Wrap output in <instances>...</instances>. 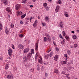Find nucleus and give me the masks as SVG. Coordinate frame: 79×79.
Listing matches in <instances>:
<instances>
[{
  "label": "nucleus",
  "instance_id": "nucleus-6",
  "mask_svg": "<svg viewBox=\"0 0 79 79\" xmlns=\"http://www.w3.org/2000/svg\"><path fill=\"white\" fill-rule=\"evenodd\" d=\"M60 10V6H57L56 9L55 10V11L58 12Z\"/></svg>",
  "mask_w": 79,
  "mask_h": 79
},
{
  "label": "nucleus",
  "instance_id": "nucleus-37",
  "mask_svg": "<svg viewBox=\"0 0 79 79\" xmlns=\"http://www.w3.org/2000/svg\"><path fill=\"white\" fill-rule=\"evenodd\" d=\"M46 8L47 11H48L49 10V8L48 6H47L46 7Z\"/></svg>",
  "mask_w": 79,
  "mask_h": 79
},
{
  "label": "nucleus",
  "instance_id": "nucleus-18",
  "mask_svg": "<svg viewBox=\"0 0 79 79\" xmlns=\"http://www.w3.org/2000/svg\"><path fill=\"white\" fill-rule=\"evenodd\" d=\"M3 3H4L5 4H7L8 2L7 0H3Z\"/></svg>",
  "mask_w": 79,
  "mask_h": 79
},
{
  "label": "nucleus",
  "instance_id": "nucleus-51",
  "mask_svg": "<svg viewBox=\"0 0 79 79\" xmlns=\"http://www.w3.org/2000/svg\"><path fill=\"white\" fill-rule=\"evenodd\" d=\"M42 25L43 26H45V24L44 23H42Z\"/></svg>",
  "mask_w": 79,
  "mask_h": 79
},
{
  "label": "nucleus",
  "instance_id": "nucleus-12",
  "mask_svg": "<svg viewBox=\"0 0 79 79\" xmlns=\"http://www.w3.org/2000/svg\"><path fill=\"white\" fill-rule=\"evenodd\" d=\"M34 50L33 49H31V51H32L31 52V53H30V54L31 55V56H32V54H34Z\"/></svg>",
  "mask_w": 79,
  "mask_h": 79
},
{
  "label": "nucleus",
  "instance_id": "nucleus-30",
  "mask_svg": "<svg viewBox=\"0 0 79 79\" xmlns=\"http://www.w3.org/2000/svg\"><path fill=\"white\" fill-rule=\"evenodd\" d=\"M65 37L66 39H67V40H68L69 39V37L68 36H66Z\"/></svg>",
  "mask_w": 79,
  "mask_h": 79
},
{
  "label": "nucleus",
  "instance_id": "nucleus-3",
  "mask_svg": "<svg viewBox=\"0 0 79 79\" xmlns=\"http://www.w3.org/2000/svg\"><path fill=\"white\" fill-rule=\"evenodd\" d=\"M71 63H68V64H66V65L67 66H68V68H70V69H71V63H72V64H73V60H71Z\"/></svg>",
  "mask_w": 79,
  "mask_h": 79
},
{
  "label": "nucleus",
  "instance_id": "nucleus-61",
  "mask_svg": "<svg viewBox=\"0 0 79 79\" xmlns=\"http://www.w3.org/2000/svg\"><path fill=\"white\" fill-rule=\"evenodd\" d=\"M50 51H51V50H49L48 51V53L50 52Z\"/></svg>",
  "mask_w": 79,
  "mask_h": 79
},
{
  "label": "nucleus",
  "instance_id": "nucleus-10",
  "mask_svg": "<svg viewBox=\"0 0 79 79\" xmlns=\"http://www.w3.org/2000/svg\"><path fill=\"white\" fill-rule=\"evenodd\" d=\"M10 31L8 28H6V29L5 30V32L6 34H8Z\"/></svg>",
  "mask_w": 79,
  "mask_h": 79
},
{
  "label": "nucleus",
  "instance_id": "nucleus-60",
  "mask_svg": "<svg viewBox=\"0 0 79 79\" xmlns=\"http://www.w3.org/2000/svg\"><path fill=\"white\" fill-rule=\"evenodd\" d=\"M77 32H78V33H79V30H77Z\"/></svg>",
  "mask_w": 79,
  "mask_h": 79
},
{
  "label": "nucleus",
  "instance_id": "nucleus-23",
  "mask_svg": "<svg viewBox=\"0 0 79 79\" xmlns=\"http://www.w3.org/2000/svg\"><path fill=\"white\" fill-rule=\"evenodd\" d=\"M48 40L49 42H51V39L50 38V36L48 37Z\"/></svg>",
  "mask_w": 79,
  "mask_h": 79
},
{
  "label": "nucleus",
  "instance_id": "nucleus-27",
  "mask_svg": "<svg viewBox=\"0 0 79 79\" xmlns=\"http://www.w3.org/2000/svg\"><path fill=\"white\" fill-rule=\"evenodd\" d=\"M62 34L63 36H65L66 35V33H65V31H63Z\"/></svg>",
  "mask_w": 79,
  "mask_h": 79
},
{
  "label": "nucleus",
  "instance_id": "nucleus-28",
  "mask_svg": "<svg viewBox=\"0 0 79 79\" xmlns=\"http://www.w3.org/2000/svg\"><path fill=\"white\" fill-rule=\"evenodd\" d=\"M10 27L11 28H13V27H14V25H13V24L11 23L10 25Z\"/></svg>",
  "mask_w": 79,
  "mask_h": 79
},
{
  "label": "nucleus",
  "instance_id": "nucleus-39",
  "mask_svg": "<svg viewBox=\"0 0 79 79\" xmlns=\"http://www.w3.org/2000/svg\"><path fill=\"white\" fill-rule=\"evenodd\" d=\"M77 47V44H75L74 45V47H75V48H76Z\"/></svg>",
  "mask_w": 79,
  "mask_h": 79
},
{
  "label": "nucleus",
  "instance_id": "nucleus-50",
  "mask_svg": "<svg viewBox=\"0 0 79 79\" xmlns=\"http://www.w3.org/2000/svg\"><path fill=\"white\" fill-rule=\"evenodd\" d=\"M20 37H24V36L23 35L21 34L20 35Z\"/></svg>",
  "mask_w": 79,
  "mask_h": 79
},
{
  "label": "nucleus",
  "instance_id": "nucleus-64",
  "mask_svg": "<svg viewBox=\"0 0 79 79\" xmlns=\"http://www.w3.org/2000/svg\"><path fill=\"white\" fill-rule=\"evenodd\" d=\"M8 17H10V15H8Z\"/></svg>",
  "mask_w": 79,
  "mask_h": 79
},
{
  "label": "nucleus",
  "instance_id": "nucleus-47",
  "mask_svg": "<svg viewBox=\"0 0 79 79\" xmlns=\"http://www.w3.org/2000/svg\"><path fill=\"white\" fill-rule=\"evenodd\" d=\"M64 56L65 57H66V58H67L68 56V55H67V54H64Z\"/></svg>",
  "mask_w": 79,
  "mask_h": 79
},
{
  "label": "nucleus",
  "instance_id": "nucleus-35",
  "mask_svg": "<svg viewBox=\"0 0 79 79\" xmlns=\"http://www.w3.org/2000/svg\"><path fill=\"white\" fill-rule=\"evenodd\" d=\"M66 63H67V61H64L63 62V64H66Z\"/></svg>",
  "mask_w": 79,
  "mask_h": 79
},
{
  "label": "nucleus",
  "instance_id": "nucleus-56",
  "mask_svg": "<svg viewBox=\"0 0 79 79\" xmlns=\"http://www.w3.org/2000/svg\"><path fill=\"white\" fill-rule=\"evenodd\" d=\"M23 21H21L20 22V24H23Z\"/></svg>",
  "mask_w": 79,
  "mask_h": 79
},
{
  "label": "nucleus",
  "instance_id": "nucleus-20",
  "mask_svg": "<svg viewBox=\"0 0 79 79\" xmlns=\"http://www.w3.org/2000/svg\"><path fill=\"white\" fill-rule=\"evenodd\" d=\"M2 27H3V26L1 23H0V31H2Z\"/></svg>",
  "mask_w": 79,
  "mask_h": 79
},
{
  "label": "nucleus",
  "instance_id": "nucleus-16",
  "mask_svg": "<svg viewBox=\"0 0 79 79\" xmlns=\"http://www.w3.org/2000/svg\"><path fill=\"white\" fill-rule=\"evenodd\" d=\"M9 68V66H8V64H7L5 67V69H8Z\"/></svg>",
  "mask_w": 79,
  "mask_h": 79
},
{
  "label": "nucleus",
  "instance_id": "nucleus-54",
  "mask_svg": "<svg viewBox=\"0 0 79 79\" xmlns=\"http://www.w3.org/2000/svg\"><path fill=\"white\" fill-rule=\"evenodd\" d=\"M62 40V41H64V42L65 41V39H63V40Z\"/></svg>",
  "mask_w": 79,
  "mask_h": 79
},
{
  "label": "nucleus",
  "instance_id": "nucleus-11",
  "mask_svg": "<svg viewBox=\"0 0 79 79\" xmlns=\"http://www.w3.org/2000/svg\"><path fill=\"white\" fill-rule=\"evenodd\" d=\"M6 77L8 79H12V76L10 75H8Z\"/></svg>",
  "mask_w": 79,
  "mask_h": 79
},
{
  "label": "nucleus",
  "instance_id": "nucleus-57",
  "mask_svg": "<svg viewBox=\"0 0 79 79\" xmlns=\"http://www.w3.org/2000/svg\"><path fill=\"white\" fill-rule=\"evenodd\" d=\"M33 2H35V1H36V0H32Z\"/></svg>",
  "mask_w": 79,
  "mask_h": 79
},
{
  "label": "nucleus",
  "instance_id": "nucleus-2",
  "mask_svg": "<svg viewBox=\"0 0 79 79\" xmlns=\"http://www.w3.org/2000/svg\"><path fill=\"white\" fill-rule=\"evenodd\" d=\"M18 47L20 50H23L24 48V46L21 44L18 45Z\"/></svg>",
  "mask_w": 79,
  "mask_h": 79
},
{
  "label": "nucleus",
  "instance_id": "nucleus-45",
  "mask_svg": "<svg viewBox=\"0 0 79 79\" xmlns=\"http://www.w3.org/2000/svg\"><path fill=\"white\" fill-rule=\"evenodd\" d=\"M37 56H35V61H37Z\"/></svg>",
  "mask_w": 79,
  "mask_h": 79
},
{
  "label": "nucleus",
  "instance_id": "nucleus-7",
  "mask_svg": "<svg viewBox=\"0 0 79 79\" xmlns=\"http://www.w3.org/2000/svg\"><path fill=\"white\" fill-rule=\"evenodd\" d=\"M20 8V5L19 4H17L15 6V8L17 10H19V8Z\"/></svg>",
  "mask_w": 79,
  "mask_h": 79
},
{
  "label": "nucleus",
  "instance_id": "nucleus-34",
  "mask_svg": "<svg viewBox=\"0 0 79 79\" xmlns=\"http://www.w3.org/2000/svg\"><path fill=\"white\" fill-rule=\"evenodd\" d=\"M11 46L12 47L13 49H15V46H14V45H13V44H11Z\"/></svg>",
  "mask_w": 79,
  "mask_h": 79
},
{
  "label": "nucleus",
  "instance_id": "nucleus-33",
  "mask_svg": "<svg viewBox=\"0 0 79 79\" xmlns=\"http://www.w3.org/2000/svg\"><path fill=\"white\" fill-rule=\"evenodd\" d=\"M59 37H60V38L61 39H63V36H62L61 35V34H60L59 35Z\"/></svg>",
  "mask_w": 79,
  "mask_h": 79
},
{
  "label": "nucleus",
  "instance_id": "nucleus-52",
  "mask_svg": "<svg viewBox=\"0 0 79 79\" xmlns=\"http://www.w3.org/2000/svg\"><path fill=\"white\" fill-rule=\"evenodd\" d=\"M46 35V36H47V37H50V36H49V35H48V34H47Z\"/></svg>",
  "mask_w": 79,
  "mask_h": 79
},
{
  "label": "nucleus",
  "instance_id": "nucleus-55",
  "mask_svg": "<svg viewBox=\"0 0 79 79\" xmlns=\"http://www.w3.org/2000/svg\"><path fill=\"white\" fill-rule=\"evenodd\" d=\"M71 32H72V33L73 34H74V31H71Z\"/></svg>",
  "mask_w": 79,
  "mask_h": 79
},
{
  "label": "nucleus",
  "instance_id": "nucleus-32",
  "mask_svg": "<svg viewBox=\"0 0 79 79\" xmlns=\"http://www.w3.org/2000/svg\"><path fill=\"white\" fill-rule=\"evenodd\" d=\"M43 6H47V4L46 2L44 3Z\"/></svg>",
  "mask_w": 79,
  "mask_h": 79
},
{
  "label": "nucleus",
  "instance_id": "nucleus-53",
  "mask_svg": "<svg viewBox=\"0 0 79 79\" xmlns=\"http://www.w3.org/2000/svg\"><path fill=\"white\" fill-rule=\"evenodd\" d=\"M35 23H37V20H36L35 22Z\"/></svg>",
  "mask_w": 79,
  "mask_h": 79
},
{
  "label": "nucleus",
  "instance_id": "nucleus-17",
  "mask_svg": "<svg viewBox=\"0 0 79 79\" xmlns=\"http://www.w3.org/2000/svg\"><path fill=\"white\" fill-rule=\"evenodd\" d=\"M25 16H26V13L23 15H22L21 16V18L22 19H23L25 17Z\"/></svg>",
  "mask_w": 79,
  "mask_h": 79
},
{
  "label": "nucleus",
  "instance_id": "nucleus-14",
  "mask_svg": "<svg viewBox=\"0 0 79 79\" xmlns=\"http://www.w3.org/2000/svg\"><path fill=\"white\" fill-rule=\"evenodd\" d=\"M54 72L56 74H58V70L56 69H54Z\"/></svg>",
  "mask_w": 79,
  "mask_h": 79
},
{
  "label": "nucleus",
  "instance_id": "nucleus-36",
  "mask_svg": "<svg viewBox=\"0 0 79 79\" xmlns=\"http://www.w3.org/2000/svg\"><path fill=\"white\" fill-rule=\"evenodd\" d=\"M47 40V38H46V37H44V42H46Z\"/></svg>",
  "mask_w": 79,
  "mask_h": 79
},
{
  "label": "nucleus",
  "instance_id": "nucleus-25",
  "mask_svg": "<svg viewBox=\"0 0 79 79\" xmlns=\"http://www.w3.org/2000/svg\"><path fill=\"white\" fill-rule=\"evenodd\" d=\"M67 53L69 55H71V52H70L69 50H68L67 52Z\"/></svg>",
  "mask_w": 79,
  "mask_h": 79
},
{
  "label": "nucleus",
  "instance_id": "nucleus-29",
  "mask_svg": "<svg viewBox=\"0 0 79 79\" xmlns=\"http://www.w3.org/2000/svg\"><path fill=\"white\" fill-rule=\"evenodd\" d=\"M49 56V55L47 54L45 56V58H47V59H48V57Z\"/></svg>",
  "mask_w": 79,
  "mask_h": 79
},
{
  "label": "nucleus",
  "instance_id": "nucleus-24",
  "mask_svg": "<svg viewBox=\"0 0 79 79\" xmlns=\"http://www.w3.org/2000/svg\"><path fill=\"white\" fill-rule=\"evenodd\" d=\"M17 13L19 15H23V13L21 11Z\"/></svg>",
  "mask_w": 79,
  "mask_h": 79
},
{
  "label": "nucleus",
  "instance_id": "nucleus-62",
  "mask_svg": "<svg viewBox=\"0 0 79 79\" xmlns=\"http://www.w3.org/2000/svg\"><path fill=\"white\" fill-rule=\"evenodd\" d=\"M28 24V23H27V22H26V23H25V24Z\"/></svg>",
  "mask_w": 79,
  "mask_h": 79
},
{
  "label": "nucleus",
  "instance_id": "nucleus-40",
  "mask_svg": "<svg viewBox=\"0 0 79 79\" xmlns=\"http://www.w3.org/2000/svg\"><path fill=\"white\" fill-rule=\"evenodd\" d=\"M64 16H66V17H67V18H68L69 16V15L68 14H67L65 15Z\"/></svg>",
  "mask_w": 79,
  "mask_h": 79
},
{
  "label": "nucleus",
  "instance_id": "nucleus-4",
  "mask_svg": "<svg viewBox=\"0 0 79 79\" xmlns=\"http://www.w3.org/2000/svg\"><path fill=\"white\" fill-rule=\"evenodd\" d=\"M8 53L9 55L10 56H11V53L13 52H12V50L11 49H8Z\"/></svg>",
  "mask_w": 79,
  "mask_h": 79
},
{
  "label": "nucleus",
  "instance_id": "nucleus-8",
  "mask_svg": "<svg viewBox=\"0 0 79 79\" xmlns=\"http://www.w3.org/2000/svg\"><path fill=\"white\" fill-rule=\"evenodd\" d=\"M40 58L41 60H40L39 59H38V62L40 63V64H42V57H40Z\"/></svg>",
  "mask_w": 79,
  "mask_h": 79
},
{
  "label": "nucleus",
  "instance_id": "nucleus-41",
  "mask_svg": "<svg viewBox=\"0 0 79 79\" xmlns=\"http://www.w3.org/2000/svg\"><path fill=\"white\" fill-rule=\"evenodd\" d=\"M56 52H58L59 51V49L58 48H56Z\"/></svg>",
  "mask_w": 79,
  "mask_h": 79
},
{
  "label": "nucleus",
  "instance_id": "nucleus-44",
  "mask_svg": "<svg viewBox=\"0 0 79 79\" xmlns=\"http://www.w3.org/2000/svg\"><path fill=\"white\" fill-rule=\"evenodd\" d=\"M36 25H37V24L36 23H34L33 24V26L34 27H35V26H36Z\"/></svg>",
  "mask_w": 79,
  "mask_h": 79
},
{
  "label": "nucleus",
  "instance_id": "nucleus-59",
  "mask_svg": "<svg viewBox=\"0 0 79 79\" xmlns=\"http://www.w3.org/2000/svg\"><path fill=\"white\" fill-rule=\"evenodd\" d=\"M53 43L54 45H56V44H55V42L53 41Z\"/></svg>",
  "mask_w": 79,
  "mask_h": 79
},
{
  "label": "nucleus",
  "instance_id": "nucleus-46",
  "mask_svg": "<svg viewBox=\"0 0 79 79\" xmlns=\"http://www.w3.org/2000/svg\"><path fill=\"white\" fill-rule=\"evenodd\" d=\"M48 76V73H45V77H47Z\"/></svg>",
  "mask_w": 79,
  "mask_h": 79
},
{
  "label": "nucleus",
  "instance_id": "nucleus-1",
  "mask_svg": "<svg viewBox=\"0 0 79 79\" xmlns=\"http://www.w3.org/2000/svg\"><path fill=\"white\" fill-rule=\"evenodd\" d=\"M31 55H30V53H28L27 55V56H25L23 58V60L24 62L27 61V60H29L31 59Z\"/></svg>",
  "mask_w": 79,
  "mask_h": 79
},
{
  "label": "nucleus",
  "instance_id": "nucleus-31",
  "mask_svg": "<svg viewBox=\"0 0 79 79\" xmlns=\"http://www.w3.org/2000/svg\"><path fill=\"white\" fill-rule=\"evenodd\" d=\"M34 71V68H31V69H30V71L31 72H32Z\"/></svg>",
  "mask_w": 79,
  "mask_h": 79
},
{
  "label": "nucleus",
  "instance_id": "nucleus-26",
  "mask_svg": "<svg viewBox=\"0 0 79 79\" xmlns=\"http://www.w3.org/2000/svg\"><path fill=\"white\" fill-rule=\"evenodd\" d=\"M26 2V0H22V2L23 3H25Z\"/></svg>",
  "mask_w": 79,
  "mask_h": 79
},
{
  "label": "nucleus",
  "instance_id": "nucleus-49",
  "mask_svg": "<svg viewBox=\"0 0 79 79\" xmlns=\"http://www.w3.org/2000/svg\"><path fill=\"white\" fill-rule=\"evenodd\" d=\"M38 66V68H37V69H38V70H40V68H39V65H37Z\"/></svg>",
  "mask_w": 79,
  "mask_h": 79
},
{
  "label": "nucleus",
  "instance_id": "nucleus-5",
  "mask_svg": "<svg viewBox=\"0 0 79 79\" xmlns=\"http://www.w3.org/2000/svg\"><path fill=\"white\" fill-rule=\"evenodd\" d=\"M29 51V48H27L24 50L23 52L24 53H27Z\"/></svg>",
  "mask_w": 79,
  "mask_h": 79
},
{
  "label": "nucleus",
  "instance_id": "nucleus-9",
  "mask_svg": "<svg viewBox=\"0 0 79 79\" xmlns=\"http://www.w3.org/2000/svg\"><path fill=\"white\" fill-rule=\"evenodd\" d=\"M59 25H60V26L62 28H63V22L61 21L60 22V24Z\"/></svg>",
  "mask_w": 79,
  "mask_h": 79
},
{
  "label": "nucleus",
  "instance_id": "nucleus-22",
  "mask_svg": "<svg viewBox=\"0 0 79 79\" xmlns=\"http://www.w3.org/2000/svg\"><path fill=\"white\" fill-rule=\"evenodd\" d=\"M57 4H61V1H60V0L58 1L57 2Z\"/></svg>",
  "mask_w": 79,
  "mask_h": 79
},
{
  "label": "nucleus",
  "instance_id": "nucleus-38",
  "mask_svg": "<svg viewBox=\"0 0 79 79\" xmlns=\"http://www.w3.org/2000/svg\"><path fill=\"white\" fill-rule=\"evenodd\" d=\"M61 43L62 45H64V42L63 41V40H62V41H61Z\"/></svg>",
  "mask_w": 79,
  "mask_h": 79
},
{
  "label": "nucleus",
  "instance_id": "nucleus-19",
  "mask_svg": "<svg viewBox=\"0 0 79 79\" xmlns=\"http://www.w3.org/2000/svg\"><path fill=\"white\" fill-rule=\"evenodd\" d=\"M45 19L46 21H48L49 20V18L48 17L46 16L45 17Z\"/></svg>",
  "mask_w": 79,
  "mask_h": 79
},
{
  "label": "nucleus",
  "instance_id": "nucleus-21",
  "mask_svg": "<svg viewBox=\"0 0 79 79\" xmlns=\"http://www.w3.org/2000/svg\"><path fill=\"white\" fill-rule=\"evenodd\" d=\"M73 39H76V38H77V37L76 36V35H74L73 36Z\"/></svg>",
  "mask_w": 79,
  "mask_h": 79
},
{
  "label": "nucleus",
  "instance_id": "nucleus-48",
  "mask_svg": "<svg viewBox=\"0 0 79 79\" xmlns=\"http://www.w3.org/2000/svg\"><path fill=\"white\" fill-rule=\"evenodd\" d=\"M52 52H51L50 53V55H49V56H50V57H51L52 56Z\"/></svg>",
  "mask_w": 79,
  "mask_h": 79
},
{
  "label": "nucleus",
  "instance_id": "nucleus-42",
  "mask_svg": "<svg viewBox=\"0 0 79 79\" xmlns=\"http://www.w3.org/2000/svg\"><path fill=\"white\" fill-rule=\"evenodd\" d=\"M7 11H8V12H11L10 10V9H7Z\"/></svg>",
  "mask_w": 79,
  "mask_h": 79
},
{
  "label": "nucleus",
  "instance_id": "nucleus-58",
  "mask_svg": "<svg viewBox=\"0 0 79 79\" xmlns=\"http://www.w3.org/2000/svg\"><path fill=\"white\" fill-rule=\"evenodd\" d=\"M33 6L32 5H31L30 6V7H31V8H32V7Z\"/></svg>",
  "mask_w": 79,
  "mask_h": 79
},
{
  "label": "nucleus",
  "instance_id": "nucleus-63",
  "mask_svg": "<svg viewBox=\"0 0 79 79\" xmlns=\"http://www.w3.org/2000/svg\"><path fill=\"white\" fill-rule=\"evenodd\" d=\"M22 30H21L20 31V32L21 33V32H22Z\"/></svg>",
  "mask_w": 79,
  "mask_h": 79
},
{
  "label": "nucleus",
  "instance_id": "nucleus-13",
  "mask_svg": "<svg viewBox=\"0 0 79 79\" xmlns=\"http://www.w3.org/2000/svg\"><path fill=\"white\" fill-rule=\"evenodd\" d=\"M54 60L56 61L58 60V55H56L54 57Z\"/></svg>",
  "mask_w": 79,
  "mask_h": 79
},
{
  "label": "nucleus",
  "instance_id": "nucleus-43",
  "mask_svg": "<svg viewBox=\"0 0 79 79\" xmlns=\"http://www.w3.org/2000/svg\"><path fill=\"white\" fill-rule=\"evenodd\" d=\"M68 12H66V11H64V15H67V14H68Z\"/></svg>",
  "mask_w": 79,
  "mask_h": 79
},
{
  "label": "nucleus",
  "instance_id": "nucleus-15",
  "mask_svg": "<svg viewBox=\"0 0 79 79\" xmlns=\"http://www.w3.org/2000/svg\"><path fill=\"white\" fill-rule=\"evenodd\" d=\"M35 46V50H37L38 48V43H36Z\"/></svg>",
  "mask_w": 79,
  "mask_h": 79
}]
</instances>
